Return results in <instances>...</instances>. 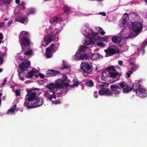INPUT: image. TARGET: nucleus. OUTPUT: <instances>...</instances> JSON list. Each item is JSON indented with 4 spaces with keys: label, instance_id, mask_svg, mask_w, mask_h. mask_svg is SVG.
<instances>
[{
    "label": "nucleus",
    "instance_id": "nucleus-1",
    "mask_svg": "<svg viewBox=\"0 0 147 147\" xmlns=\"http://www.w3.org/2000/svg\"><path fill=\"white\" fill-rule=\"evenodd\" d=\"M119 86H118L116 84L111 85L110 86V89L111 94H114L115 95L119 94L120 92L121 89H123V92L124 93H127L130 92L134 87L133 83H131L129 84H127L125 82L123 81L119 84Z\"/></svg>",
    "mask_w": 147,
    "mask_h": 147
},
{
    "label": "nucleus",
    "instance_id": "nucleus-2",
    "mask_svg": "<svg viewBox=\"0 0 147 147\" xmlns=\"http://www.w3.org/2000/svg\"><path fill=\"white\" fill-rule=\"evenodd\" d=\"M98 34V33H94L92 31L91 32V34H88V38L86 40H84V44L86 45H89L93 44L94 41L93 40L96 41L98 39L106 41L109 37H110V36H106L104 37H102L97 36Z\"/></svg>",
    "mask_w": 147,
    "mask_h": 147
},
{
    "label": "nucleus",
    "instance_id": "nucleus-3",
    "mask_svg": "<svg viewBox=\"0 0 147 147\" xmlns=\"http://www.w3.org/2000/svg\"><path fill=\"white\" fill-rule=\"evenodd\" d=\"M29 36L28 33L27 32L23 31L20 34L19 37V39L23 51H25V50L23 46L25 47H28L30 45V41L28 37Z\"/></svg>",
    "mask_w": 147,
    "mask_h": 147
},
{
    "label": "nucleus",
    "instance_id": "nucleus-4",
    "mask_svg": "<svg viewBox=\"0 0 147 147\" xmlns=\"http://www.w3.org/2000/svg\"><path fill=\"white\" fill-rule=\"evenodd\" d=\"M134 86L133 88V91L135 92L139 96L141 97H146L147 95L146 90L142 88L141 87L139 83H136Z\"/></svg>",
    "mask_w": 147,
    "mask_h": 147
},
{
    "label": "nucleus",
    "instance_id": "nucleus-5",
    "mask_svg": "<svg viewBox=\"0 0 147 147\" xmlns=\"http://www.w3.org/2000/svg\"><path fill=\"white\" fill-rule=\"evenodd\" d=\"M80 68L83 71V75L85 77L87 76L88 74H90L92 70V65L88 64V62H82L80 65Z\"/></svg>",
    "mask_w": 147,
    "mask_h": 147
},
{
    "label": "nucleus",
    "instance_id": "nucleus-6",
    "mask_svg": "<svg viewBox=\"0 0 147 147\" xmlns=\"http://www.w3.org/2000/svg\"><path fill=\"white\" fill-rule=\"evenodd\" d=\"M99 87L102 88L98 92V93L100 95L108 96H110L111 95V90L108 88H105L104 85H99Z\"/></svg>",
    "mask_w": 147,
    "mask_h": 147
},
{
    "label": "nucleus",
    "instance_id": "nucleus-7",
    "mask_svg": "<svg viewBox=\"0 0 147 147\" xmlns=\"http://www.w3.org/2000/svg\"><path fill=\"white\" fill-rule=\"evenodd\" d=\"M132 28L133 31L135 32H140L142 29L141 23L140 22L132 23Z\"/></svg>",
    "mask_w": 147,
    "mask_h": 147
},
{
    "label": "nucleus",
    "instance_id": "nucleus-8",
    "mask_svg": "<svg viewBox=\"0 0 147 147\" xmlns=\"http://www.w3.org/2000/svg\"><path fill=\"white\" fill-rule=\"evenodd\" d=\"M106 55H108V56H110L115 54L116 53H118L119 51V49H114L112 47L108 48L104 50Z\"/></svg>",
    "mask_w": 147,
    "mask_h": 147
},
{
    "label": "nucleus",
    "instance_id": "nucleus-9",
    "mask_svg": "<svg viewBox=\"0 0 147 147\" xmlns=\"http://www.w3.org/2000/svg\"><path fill=\"white\" fill-rule=\"evenodd\" d=\"M33 103L32 104V107L35 108L40 107L42 105L44 101L42 98H39L38 99H35L33 101Z\"/></svg>",
    "mask_w": 147,
    "mask_h": 147
},
{
    "label": "nucleus",
    "instance_id": "nucleus-10",
    "mask_svg": "<svg viewBox=\"0 0 147 147\" xmlns=\"http://www.w3.org/2000/svg\"><path fill=\"white\" fill-rule=\"evenodd\" d=\"M67 78L65 76H63V78L58 79L56 80L55 84L57 88H61L62 86V83L63 82L67 81Z\"/></svg>",
    "mask_w": 147,
    "mask_h": 147
},
{
    "label": "nucleus",
    "instance_id": "nucleus-11",
    "mask_svg": "<svg viewBox=\"0 0 147 147\" xmlns=\"http://www.w3.org/2000/svg\"><path fill=\"white\" fill-rule=\"evenodd\" d=\"M60 73V71H59L52 69H49L47 71L46 74V77H50L51 76H55L57 74H58Z\"/></svg>",
    "mask_w": 147,
    "mask_h": 147
},
{
    "label": "nucleus",
    "instance_id": "nucleus-12",
    "mask_svg": "<svg viewBox=\"0 0 147 147\" xmlns=\"http://www.w3.org/2000/svg\"><path fill=\"white\" fill-rule=\"evenodd\" d=\"M109 74L110 77L113 78L114 79V80H111V83H113V81H117L119 78L118 75L119 73L117 72H110Z\"/></svg>",
    "mask_w": 147,
    "mask_h": 147
},
{
    "label": "nucleus",
    "instance_id": "nucleus-13",
    "mask_svg": "<svg viewBox=\"0 0 147 147\" xmlns=\"http://www.w3.org/2000/svg\"><path fill=\"white\" fill-rule=\"evenodd\" d=\"M54 45V44H52L49 47L46 48L45 55L47 58H50L52 56V50Z\"/></svg>",
    "mask_w": 147,
    "mask_h": 147
},
{
    "label": "nucleus",
    "instance_id": "nucleus-14",
    "mask_svg": "<svg viewBox=\"0 0 147 147\" xmlns=\"http://www.w3.org/2000/svg\"><path fill=\"white\" fill-rule=\"evenodd\" d=\"M30 64V62L29 61L23 62L19 65V68L21 71H24L28 67Z\"/></svg>",
    "mask_w": 147,
    "mask_h": 147
},
{
    "label": "nucleus",
    "instance_id": "nucleus-15",
    "mask_svg": "<svg viewBox=\"0 0 147 147\" xmlns=\"http://www.w3.org/2000/svg\"><path fill=\"white\" fill-rule=\"evenodd\" d=\"M30 64V62L29 61L23 62L19 65V68L21 71H24L28 67Z\"/></svg>",
    "mask_w": 147,
    "mask_h": 147
},
{
    "label": "nucleus",
    "instance_id": "nucleus-16",
    "mask_svg": "<svg viewBox=\"0 0 147 147\" xmlns=\"http://www.w3.org/2000/svg\"><path fill=\"white\" fill-rule=\"evenodd\" d=\"M53 38L51 35L48 34L46 36H45L43 38L44 41L45 42V45H47L51 43Z\"/></svg>",
    "mask_w": 147,
    "mask_h": 147
},
{
    "label": "nucleus",
    "instance_id": "nucleus-17",
    "mask_svg": "<svg viewBox=\"0 0 147 147\" xmlns=\"http://www.w3.org/2000/svg\"><path fill=\"white\" fill-rule=\"evenodd\" d=\"M16 21L22 24H26L28 22V18L26 17H20L16 19Z\"/></svg>",
    "mask_w": 147,
    "mask_h": 147
},
{
    "label": "nucleus",
    "instance_id": "nucleus-18",
    "mask_svg": "<svg viewBox=\"0 0 147 147\" xmlns=\"http://www.w3.org/2000/svg\"><path fill=\"white\" fill-rule=\"evenodd\" d=\"M112 41L114 43L119 44L122 40V39L120 37L114 36L111 38Z\"/></svg>",
    "mask_w": 147,
    "mask_h": 147
},
{
    "label": "nucleus",
    "instance_id": "nucleus-19",
    "mask_svg": "<svg viewBox=\"0 0 147 147\" xmlns=\"http://www.w3.org/2000/svg\"><path fill=\"white\" fill-rule=\"evenodd\" d=\"M63 20L62 18L60 17H53L52 19L49 21V22L53 24V22H57L58 21H61Z\"/></svg>",
    "mask_w": 147,
    "mask_h": 147
},
{
    "label": "nucleus",
    "instance_id": "nucleus-20",
    "mask_svg": "<svg viewBox=\"0 0 147 147\" xmlns=\"http://www.w3.org/2000/svg\"><path fill=\"white\" fill-rule=\"evenodd\" d=\"M36 94L35 92H33L30 95H27L26 97H27V100L29 101H31L36 97Z\"/></svg>",
    "mask_w": 147,
    "mask_h": 147
},
{
    "label": "nucleus",
    "instance_id": "nucleus-21",
    "mask_svg": "<svg viewBox=\"0 0 147 147\" xmlns=\"http://www.w3.org/2000/svg\"><path fill=\"white\" fill-rule=\"evenodd\" d=\"M47 88L50 90H53L55 88H57L55 84L53 83H51L47 85Z\"/></svg>",
    "mask_w": 147,
    "mask_h": 147
},
{
    "label": "nucleus",
    "instance_id": "nucleus-22",
    "mask_svg": "<svg viewBox=\"0 0 147 147\" xmlns=\"http://www.w3.org/2000/svg\"><path fill=\"white\" fill-rule=\"evenodd\" d=\"M85 85L89 87H92L94 85V83L92 80H88L85 82Z\"/></svg>",
    "mask_w": 147,
    "mask_h": 147
},
{
    "label": "nucleus",
    "instance_id": "nucleus-23",
    "mask_svg": "<svg viewBox=\"0 0 147 147\" xmlns=\"http://www.w3.org/2000/svg\"><path fill=\"white\" fill-rule=\"evenodd\" d=\"M63 10L65 13L69 14L70 12L71 8L66 5H64L63 7Z\"/></svg>",
    "mask_w": 147,
    "mask_h": 147
},
{
    "label": "nucleus",
    "instance_id": "nucleus-24",
    "mask_svg": "<svg viewBox=\"0 0 147 147\" xmlns=\"http://www.w3.org/2000/svg\"><path fill=\"white\" fill-rule=\"evenodd\" d=\"M34 71H29L26 75V77L28 78H31L34 76Z\"/></svg>",
    "mask_w": 147,
    "mask_h": 147
},
{
    "label": "nucleus",
    "instance_id": "nucleus-25",
    "mask_svg": "<svg viewBox=\"0 0 147 147\" xmlns=\"http://www.w3.org/2000/svg\"><path fill=\"white\" fill-rule=\"evenodd\" d=\"M33 54V50L31 49H30L28 48L27 51L25 52L24 53V55H32Z\"/></svg>",
    "mask_w": 147,
    "mask_h": 147
},
{
    "label": "nucleus",
    "instance_id": "nucleus-26",
    "mask_svg": "<svg viewBox=\"0 0 147 147\" xmlns=\"http://www.w3.org/2000/svg\"><path fill=\"white\" fill-rule=\"evenodd\" d=\"M127 17V14H125L122 17V20L121 21V23L122 24L123 26L125 25L126 22V18Z\"/></svg>",
    "mask_w": 147,
    "mask_h": 147
},
{
    "label": "nucleus",
    "instance_id": "nucleus-27",
    "mask_svg": "<svg viewBox=\"0 0 147 147\" xmlns=\"http://www.w3.org/2000/svg\"><path fill=\"white\" fill-rule=\"evenodd\" d=\"M73 82H74L72 85H71L69 86V87L71 88H73L75 86H77L79 84V82L77 80H74Z\"/></svg>",
    "mask_w": 147,
    "mask_h": 147
},
{
    "label": "nucleus",
    "instance_id": "nucleus-28",
    "mask_svg": "<svg viewBox=\"0 0 147 147\" xmlns=\"http://www.w3.org/2000/svg\"><path fill=\"white\" fill-rule=\"evenodd\" d=\"M107 75L105 71H103L102 73V76L101 78L102 80H105V79L107 78Z\"/></svg>",
    "mask_w": 147,
    "mask_h": 147
},
{
    "label": "nucleus",
    "instance_id": "nucleus-29",
    "mask_svg": "<svg viewBox=\"0 0 147 147\" xmlns=\"http://www.w3.org/2000/svg\"><path fill=\"white\" fill-rule=\"evenodd\" d=\"M59 31L57 29H55L53 33H51L50 35L53 37L54 38H56V36L58 33Z\"/></svg>",
    "mask_w": 147,
    "mask_h": 147
},
{
    "label": "nucleus",
    "instance_id": "nucleus-30",
    "mask_svg": "<svg viewBox=\"0 0 147 147\" xmlns=\"http://www.w3.org/2000/svg\"><path fill=\"white\" fill-rule=\"evenodd\" d=\"M46 98L49 100H51L53 98V97L51 94L48 92L46 93L45 94Z\"/></svg>",
    "mask_w": 147,
    "mask_h": 147
},
{
    "label": "nucleus",
    "instance_id": "nucleus-31",
    "mask_svg": "<svg viewBox=\"0 0 147 147\" xmlns=\"http://www.w3.org/2000/svg\"><path fill=\"white\" fill-rule=\"evenodd\" d=\"M30 101H26V102H24V105H25V106H26L28 108H33L32 107V104H31V105H30L29 104V102ZM33 103V101L31 102V103L32 104Z\"/></svg>",
    "mask_w": 147,
    "mask_h": 147
},
{
    "label": "nucleus",
    "instance_id": "nucleus-32",
    "mask_svg": "<svg viewBox=\"0 0 147 147\" xmlns=\"http://www.w3.org/2000/svg\"><path fill=\"white\" fill-rule=\"evenodd\" d=\"M16 105H14L13 106V108H11L9 109L7 111V114H8L10 112L11 113H13L14 112L15 110L16 109Z\"/></svg>",
    "mask_w": 147,
    "mask_h": 147
},
{
    "label": "nucleus",
    "instance_id": "nucleus-33",
    "mask_svg": "<svg viewBox=\"0 0 147 147\" xmlns=\"http://www.w3.org/2000/svg\"><path fill=\"white\" fill-rule=\"evenodd\" d=\"M88 55L84 54V55H81L79 57V58L80 59L84 60V59H87L88 58Z\"/></svg>",
    "mask_w": 147,
    "mask_h": 147
},
{
    "label": "nucleus",
    "instance_id": "nucleus-34",
    "mask_svg": "<svg viewBox=\"0 0 147 147\" xmlns=\"http://www.w3.org/2000/svg\"><path fill=\"white\" fill-rule=\"evenodd\" d=\"M35 13V9L33 8H30L29 9V12L27 13V15L28 16L31 14H34Z\"/></svg>",
    "mask_w": 147,
    "mask_h": 147
},
{
    "label": "nucleus",
    "instance_id": "nucleus-35",
    "mask_svg": "<svg viewBox=\"0 0 147 147\" xmlns=\"http://www.w3.org/2000/svg\"><path fill=\"white\" fill-rule=\"evenodd\" d=\"M88 48L86 46H82L80 47L79 51H85Z\"/></svg>",
    "mask_w": 147,
    "mask_h": 147
},
{
    "label": "nucleus",
    "instance_id": "nucleus-36",
    "mask_svg": "<svg viewBox=\"0 0 147 147\" xmlns=\"http://www.w3.org/2000/svg\"><path fill=\"white\" fill-rule=\"evenodd\" d=\"M107 69L108 70H112L114 72H116V69L113 66H109L107 68Z\"/></svg>",
    "mask_w": 147,
    "mask_h": 147
},
{
    "label": "nucleus",
    "instance_id": "nucleus-37",
    "mask_svg": "<svg viewBox=\"0 0 147 147\" xmlns=\"http://www.w3.org/2000/svg\"><path fill=\"white\" fill-rule=\"evenodd\" d=\"M69 85L68 83L65 82H63L62 83V86H61L60 88H63L65 87H67Z\"/></svg>",
    "mask_w": 147,
    "mask_h": 147
},
{
    "label": "nucleus",
    "instance_id": "nucleus-38",
    "mask_svg": "<svg viewBox=\"0 0 147 147\" xmlns=\"http://www.w3.org/2000/svg\"><path fill=\"white\" fill-rule=\"evenodd\" d=\"M97 45L99 47H103L105 46V45L104 43L102 42H97Z\"/></svg>",
    "mask_w": 147,
    "mask_h": 147
},
{
    "label": "nucleus",
    "instance_id": "nucleus-39",
    "mask_svg": "<svg viewBox=\"0 0 147 147\" xmlns=\"http://www.w3.org/2000/svg\"><path fill=\"white\" fill-rule=\"evenodd\" d=\"M63 67L61 68L62 69H68L69 68V66L68 65H67L65 64H62Z\"/></svg>",
    "mask_w": 147,
    "mask_h": 147
},
{
    "label": "nucleus",
    "instance_id": "nucleus-40",
    "mask_svg": "<svg viewBox=\"0 0 147 147\" xmlns=\"http://www.w3.org/2000/svg\"><path fill=\"white\" fill-rule=\"evenodd\" d=\"M99 54L98 53H96L92 55V57H95V59H97L99 58Z\"/></svg>",
    "mask_w": 147,
    "mask_h": 147
},
{
    "label": "nucleus",
    "instance_id": "nucleus-41",
    "mask_svg": "<svg viewBox=\"0 0 147 147\" xmlns=\"http://www.w3.org/2000/svg\"><path fill=\"white\" fill-rule=\"evenodd\" d=\"M16 95L17 96H19L20 95V91L18 90H16L15 91Z\"/></svg>",
    "mask_w": 147,
    "mask_h": 147
},
{
    "label": "nucleus",
    "instance_id": "nucleus-42",
    "mask_svg": "<svg viewBox=\"0 0 147 147\" xmlns=\"http://www.w3.org/2000/svg\"><path fill=\"white\" fill-rule=\"evenodd\" d=\"M38 76H40L41 78H45V76L42 74L40 73H39Z\"/></svg>",
    "mask_w": 147,
    "mask_h": 147
},
{
    "label": "nucleus",
    "instance_id": "nucleus-43",
    "mask_svg": "<svg viewBox=\"0 0 147 147\" xmlns=\"http://www.w3.org/2000/svg\"><path fill=\"white\" fill-rule=\"evenodd\" d=\"M5 22H2L0 23V28H3L4 26V24Z\"/></svg>",
    "mask_w": 147,
    "mask_h": 147
},
{
    "label": "nucleus",
    "instance_id": "nucleus-44",
    "mask_svg": "<svg viewBox=\"0 0 147 147\" xmlns=\"http://www.w3.org/2000/svg\"><path fill=\"white\" fill-rule=\"evenodd\" d=\"M7 79L6 78H5L4 79L2 83V86H4V85H5V84L7 82Z\"/></svg>",
    "mask_w": 147,
    "mask_h": 147
},
{
    "label": "nucleus",
    "instance_id": "nucleus-45",
    "mask_svg": "<svg viewBox=\"0 0 147 147\" xmlns=\"http://www.w3.org/2000/svg\"><path fill=\"white\" fill-rule=\"evenodd\" d=\"M3 62V59L2 58V57L0 55V65L2 64Z\"/></svg>",
    "mask_w": 147,
    "mask_h": 147
},
{
    "label": "nucleus",
    "instance_id": "nucleus-46",
    "mask_svg": "<svg viewBox=\"0 0 147 147\" xmlns=\"http://www.w3.org/2000/svg\"><path fill=\"white\" fill-rule=\"evenodd\" d=\"M147 45V41L146 42L144 41V43L142 45H142V47H144Z\"/></svg>",
    "mask_w": 147,
    "mask_h": 147
},
{
    "label": "nucleus",
    "instance_id": "nucleus-47",
    "mask_svg": "<svg viewBox=\"0 0 147 147\" xmlns=\"http://www.w3.org/2000/svg\"><path fill=\"white\" fill-rule=\"evenodd\" d=\"M10 0H5L4 1V3H5V4H9L10 3Z\"/></svg>",
    "mask_w": 147,
    "mask_h": 147
},
{
    "label": "nucleus",
    "instance_id": "nucleus-48",
    "mask_svg": "<svg viewBox=\"0 0 147 147\" xmlns=\"http://www.w3.org/2000/svg\"><path fill=\"white\" fill-rule=\"evenodd\" d=\"M53 102L56 105L60 103V102L59 100H55V101Z\"/></svg>",
    "mask_w": 147,
    "mask_h": 147
},
{
    "label": "nucleus",
    "instance_id": "nucleus-49",
    "mask_svg": "<svg viewBox=\"0 0 147 147\" xmlns=\"http://www.w3.org/2000/svg\"><path fill=\"white\" fill-rule=\"evenodd\" d=\"M100 15H101L103 16H106V13L104 12H100L99 13Z\"/></svg>",
    "mask_w": 147,
    "mask_h": 147
},
{
    "label": "nucleus",
    "instance_id": "nucleus-50",
    "mask_svg": "<svg viewBox=\"0 0 147 147\" xmlns=\"http://www.w3.org/2000/svg\"><path fill=\"white\" fill-rule=\"evenodd\" d=\"M98 92L96 91H95L94 93V96L95 98H98Z\"/></svg>",
    "mask_w": 147,
    "mask_h": 147
},
{
    "label": "nucleus",
    "instance_id": "nucleus-51",
    "mask_svg": "<svg viewBox=\"0 0 147 147\" xmlns=\"http://www.w3.org/2000/svg\"><path fill=\"white\" fill-rule=\"evenodd\" d=\"M25 5V3L24 1L22 2L21 4H20V6H21L23 8H25V7H24V5Z\"/></svg>",
    "mask_w": 147,
    "mask_h": 147
},
{
    "label": "nucleus",
    "instance_id": "nucleus-52",
    "mask_svg": "<svg viewBox=\"0 0 147 147\" xmlns=\"http://www.w3.org/2000/svg\"><path fill=\"white\" fill-rule=\"evenodd\" d=\"M3 38V34L0 32V40H2V39Z\"/></svg>",
    "mask_w": 147,
    "mask_h": 147
},
{
    "label": "nucleus",
    "instance_id": "nucleus-53",
    "mask_svg": "<svg viewBox=\"0 0 147 147\" xmlns=\"http://www.w3.org/2000/svg\"><path fill=\"white\" fill-rule=\"evenodd\" d=\"M119 65L121 66L123 64V61H119L118 62Z\"/></svg>",
    "mask_w": 147,
    "mask_h": 147
},
{
    "label": "nucleus",
    "instance_id": "nucleus-54",
    "mask_svg": "<svg viewBox=\"0 0 147 147\" xmlns=\"http://www.w3.org/2000/svg\"><path fill=\"white\" fill-rule=\"evenodd\" d=\"M105 32L103 30L100 32V34H102V35H104L105 34Z\"/></svg>",
    "mask_w": 147,
    "mask_h": 147
},
{
    "label": "nucleus",
    "instance_id": "nucleus-55",
    "mask_svg": "<svg viewBox=\"0 0 147 147\" xmlns=\"http://www.w3.org/2000/svg\"><path fill=\"white\" fill-rule=\"evenodd\" d=\"M20 0H16L15 2L17 4H19L20 3Z\"/></svg>",
    "mask_w": 147,
    "mask_h": 147
},
{
    "label": "nucleus",
    "instance_id": "nucleus-56",
    "mask_svg": "<svg viewBox=\"0 0 147 147\" xmlns=\"http://www.w3.org/2000/svg\"><path fill=\"white\" fill-rule=\"evenodd\" d=\"M134 14L136 17H139V16L138 15V14L137 13H134Z\"/></svg>",
    "mask_w": 147,
    "mask_h": 147
},
{
    "label": "nucleus",
    "instance_id": "nucleus-57",
    "mask_svg": "<svg viewBox=\"0 0 147 147\" xmlns=\"http://www.w3.org/2000/svg\"><path fill=\"white\" fill-rule=\"evenodd\" d=\"M126 74L127 75V76L128 78H129L131 76V74H130V73H129L128 72H127Z\"/></svg>",
    "mask_w": 147,
    "mask_h": 147
},
{
    "label": "nucleus",
    "instance_id": "nucleus-58",
    "mask_svg": "<svg viewBox=\"0 0 147 147\" xmlns=\"http://www.w3.org/2000/svg\"><path fill=\"white\" fill-rule=\"evenodd\" d=\"M133 69H132V70H129V71L128 72L129 73H130V74H132L133 73Z\"/></svg>",
    "mask_w": 147,
    "mask_h": 147
},
{
    "label": "nucleus",
    "instance_id": "nucleus-59",
    "mask_svg": "<svg viewBox=\"0 0 147 147\" xmlns=\"http://www.w3.org/2000/svg\"><path fill=\"white\" fill-rule=\"evenodd\" d=\"M12 22V21H9L8 22V25L9 26L11 24Z\"/></svg>",
    "mask_w": 147,
    "mask_h": 147
},
{
    "label": "nucleus",
    "instance_id": "nucleus-60",
    "mask_svg": "<svg viewBox=\"0 0 147 147\" xmlns=\"http://www.w3.org/2000/svg\"><path fill=\"white\" fill-rule=\"evenodd\" d=\"M134 62H131L130 63V65H134Z\"/></svg>",
    "mask_w": 147,
    "mask_h": 147
},
{
    "label": "nucleus",
    "instance_id": "nucleus-61",
    "mask_svg": "<svg viewBox=\"0 0 147 147\" xmlns=\"http://www.w3.org/2000/svg\"><path fill=\"white\" fill-rule=\"evenodd\" d=\"M52 96H53V98H54V99H55L56 98V95H52Z\"/></svg>",
    "mask_w": 147,
    "mask_h": 147
},
{
    "label": "nucleus",
    "instance_id": "nucleus-62",
    "mask_svg": "<svg viewBox=\"0 0 147 147\" xmlns=\"http://www.w3.org/2000/svg\"><path fill=\"white\" fill-rule=\"evenodd\" d=\"M20 78V79L22 80V81H23L24 79V77H22V78Z\"/></svg>",
    "mask_w": 147,
    "mask_h": 147
},
{
    "label": "nucleus",
    "instance_id": "nucleus-63",
    "mask_svg": "<svg viewBox=\"0 0 147 147\" xmlns=\"http://www.w3.org/2000/svg\"><path fill=\"white\" fill-rule=\"evenodd\" d=\"M36 74H37V72H36L35 73V77H37V76L36 75Z\"/></svg>",
    "mask_w": 147,
    "mask_h": 147
},
{
    "label": "nucleus",
    "instance_id": "nucleus-64",
    "mask_svg": "<svg viewBox=\"0 0 147 147\" xmlns=\"http://www.w3.org/2000/svg\"><path fill=\"white\" fill-rule=\"evenodd\" d=\"M36 74H37V72H36L35 73V77H37V76L36 75Z\"/></svg>",
    "mask_w": 147,
    "mask_h": 147
}]
</instances>
